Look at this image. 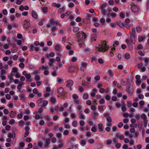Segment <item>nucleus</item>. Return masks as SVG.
I'll list each match as a JSON object with an SVG mask.
<instances>
[{
    "label": "nucleus",
    "instance_id": "0eeeda50",
    "mask_svg": "<svg viewBox=\"0 0 149 149\" xmlns=\"http://www.w3.org/2000/svg\"><path fill=\"white\" fill-rule=\"evenodd\" d=\"M125 41L127 43V45L128 46L130 49V50H132L133 48V44H134L135 43H134L133 42H132V41L131 40L130 41L128 39H127Z\"/></svg>",
    "mask_w": 149,
    "mask_h": 149
},
{
    "label": "nucleus",
    "instance_id": "7ed1b4c3",
    "mask_svg": "<svg viewBox=\"0 0 149 149\" xmlns=\"http://www.w3.org/2000/svg\"><path fill=\"white\" fill-rule=\"evenodd\" d=\"M76 36L78 40L81 41H83L86 37L85 33L82 31L78 32Z\"/></svg>",
    "mask_w": 149,
    "mask_h": 149
},
{
    "label": "nucleus",
    "instance_id": "864d4df0",
    "mask_svg": "<svg viewBox=\"0 0 149 149\" xmlns=\"http://www.w3.org/2000/svg\"><path fill=\"white\" fill-rule=\"evenodd\" d=\"M85 134L86 136L87 137H89L91 136V134L90 132H86Z\"/></svg>",
    "mask_w": 149,
    "mask_h": 149
},
{
    "label": "nucleus",
    "instance_id": "49530a36",
    "mask_svg": "<svg viewBox=\"0 0 149 149\" xmlns=\"http://www.w3.org/2000/svg\"><path fill=\"white\" fill-rule=\"evenodd\" d=\"M70 117L72 118H76L77 115L74 113H71L70 115Z\"/></svg>",
    "mask_w": 149,
    "mask_h": 149
},
{
    "label": "nucleus",
    "instance_id": "20e7f679",
    "mask_svg": "<svg viewBox=\"0 0 149 149\" xmlns=\"http://www.w3.org/2000/svg\"><path fill=\"white\" fill-rule=\"evenodd\" d=\"M49 22L50 23L46 25L47 27H52V28H55V27H52V26L55 24H57L58 23V22H56L55 20L53 19H50L49 20Z\"/></svg>",
    "mask_w": 149,
    "mask_h": 149
},
{
    "label": "nucleus",
    "instance_id": "1a4fd4ad",
    "mask_svg": "<svg viewBox=\"0 0 149 149\" xmlns=\"http://www.w3.org/2000/svg\"><path fill=\"white\" fill-rule=\"evenodd\" d=\"M57 91L58 93L60 95H62L64 94L63 88L62 87L58 88Z\"/></svg>",
    "mask_w": 149,
    "mask_h": 149
},
{
    "label": "nucleus",
    "instance_id": "2f4dec72",
    "mask_svg": "<svg viewBox=\"0 0 149 149\" xmlns=\"http://www.w3.org/2000/svg\"><path fill=\"white\" fill-rule=\"evenodd\" d=\"M50 100L52 103H54L56 101V99L55 97H51Z\"/></svg>",
    "mask_w": 149,
    "mask_h": 149
},
{
    "label": "nucleus",
    "instance_id": "aec40b11",
    "mask_svg": "<svg viewBox=\"0 0 149 149\" xmlns=\"http://www.w3.org/2000/svg\"><path fill=\"white\" fill-rule=\"evenodd\" d=\"M32 15L33 18L35 19H37L38 17V15L36 12L34 10L32 11Z\"/></svg>",
    "mask_w": 149,
    "mask_h": 149
},
{
    "label": "nucleus",
    "instance_id": "6e6d98bb",
    "mask_svg": "<svg viewBox=\"0 0 149 149\" xmlns=\"http://www.w3.org/2000/svg\"><path fill=\"white\" fill-rule=\"evenodd\" d=\"M100 22L102 24H104L105 22V19L103 18H101L100 19Z\"/></svg>",
    "mask_w": 149,
    "mask_h": 149
},
{
    "label": "nucleus",
    "instance_id": "774afa93",
    "mask_svg": "<svg viewBox=\"0 0 149 149\" xmlns=\"http://www.w3.org/2000/svg\"><path fill=\"white\" fill-rule=\"evenodd\" d=\"M62 134L60 133H56V136L57 138L58 139L60 138H61Z\"/></svg>",
    "mask_w": 149,
    "mask_h": 149
},
{
    "label": "nucleus",
    "instance_id": "8fccbe9b",
    "mask_svg": "<svg viewBox=\"0 0 149 149\" xmlns=\"http://www.w3.org/2000/svg\"><path fill=\"white\" fill-rule=\"evenodd\" d=\"M14 72L16 73L18 72V70L16 68H13L11 73H13Z\"/></svg>",
    "mask_w": 149,
    "mask_h": 149
},
{
    "label": "nucleus",
    "instance_id": "4be33fe9",
    "mask_svg": "<svg viewBox=\"0 0 149 149\" xmlns=\"http://www.w3.org/2000/svg\"><path fill=\"white\" fill-rule=\"evenodd\" d=\"M55 50L59 52L61 50V46L59 44L56 45L54 47Z\"/></svg>",
    "mask_w": 149,
    "mask_h": 149
},
{
    "label": "nucleus",
    "instance_id": "39448f33",
    "mask_svg": "<svg viewBox=\"0 0 149 149\" xmlns=\"http://www.w3.org/2000/svg\"><path fill=\"white\" fill-rule=\"evenodd\" d=\"M131 9L133 12L136 13L139 12L140 10V8L134 4H133L131 6Z\"/></svg>",
    "mask_w": 149,
    "mask_h": 149
},
{
    "label": "nucleus",
    "instance_id": "f3484780",
    "mask_svg": "<svg viewBox=\"0 0 149 149\" xmlns=\"http://www.w3.org/2000/svg\"><path fill=\"white\" fill-rule=\"evenodd\" d=\"M131 40L134 43H135V37L136 36V34H133L130 33Z\"/></svg>",
    "mask_w": 149,
    "mask_h": 149
},
{
    "label": "nucleus",
    "instance_id": "052dcab7",
    "mask_svg": "<svg viewBox=\"0 0 149 149\" xmlns=\"http://www.w3.org/2000/svg\"><path fill=\"white\" fill-rule=\"evenodd\" d=\"M29 47L30 48L31 51H33L35 46L33 45H31Z\"/></svg>",
    "mask_w": 149,
    "mask_h": 149
},
{
    "label": "nucleus",
    "instance_id": "b1692460",
    "mask_svg": "<svg viewBox=\"0 0 149 149\" xmlns=\"http://www.w3.org/2000/svg\"><path fill=\"white\" fill-rule=\"evenodd\" d=\"M79 119L81 120H85L86 118V116L85 115L82 113H79Z\"/></svg>",
    "mask_w": 149,
    "mask_h": 149
},
{
    "label": "nucleus",
    "instance_id": "13d9d810",
    "mask_svg": "<svg viewBox=\"0 0 149 149\" xmlns=\"http://www.w3.org/2000/svg\"><path fill=\"white\" fill-rule=\"evenodd\" d=\"M139 104L141 106H140V107L141 108L142 106L144 104V102L143 100H141L139 102Z\"/></svg>",
    "mask_w": 149,
    "mask_h": 149
},
{
    "label": "nucleus",
    "instance_id": "603ef678",
    "mask_svg": "<svg viewBox=\"0 0 149 149\" xmlns=\"http://www.w3.org/2000/svg\"><path fill=\"white\" fill-rule=\"evenodd\" d=\"M105 102V101L104 98H101L99 101V103L100 104H104Z\"/></svg>",
    "mask_w": 149,
    "mask_h": 149
},
{
    "label": "nucleus",
    "instance_id": "c9c22d12",
    "mask_svg": "<svg viewBox=\"0 0 149 149\" xmlns=\"http://www.w3.org/2000/svg\"><path fill=\"white\" fill-rule=\"evenodd\" d=\"M119 43V42L117 40L114 41L113 43V46L115 47L118 45Z\"/></svg>",
    "mask_w": 149,
    "mask_h": 149
},
{
    "label": "nucleus",
    "instance_id": "cd10ccee",
    "mask_svg": "<svg viewBox=\"0 0 149 149\" xmlns=\"http://www.w3.org/2000/svg\"><path fill=\"white\" fill-rule=\"evenodd\" d=\"M26 79H27L29 81H32V80L31 79V76L29 74H27L25 76Z\"/></svg>",
    "mask_w": 149,
    "mask_h": 149
},
{
    "label": "nucleus",
    "instance_id": "0e129e2a",
    "mask_svg": "<svg viewBox=\"0 0 149 149\" xmlns=\"http://www.w3.org/2000/svg\"><path fill=\"white\" fill-rule=\"evenodd\" d=\"M105 125L106 126L111 127L112 126V124L111 122H107L106 123Z\"/></svg>",
    "mask_w": 149,
    "mask_h": 149
},
{
    "label": "nucleus",
    "instance_id": "bb28decb",
    "mask_svg": "<svg viewBox=\"0 0 149 149\" xmlns=\"http://www.w3.org/2000/svg\"><path fill=\"white\" fill-rule=\"evenodd\" d=\"M65 10V8L64 7L60 8L58 10V13L59 14H60L63 12Z\"/></svg>",
    "mask_w": 149,
    "mask_h": 149
},
{
    "label": "nucleus",
    "instance_id": "c03bdc74",
    "mask_svg": "<svg viewBox=\"0 0 149 149\" xmlns=\"http://www.w3.org/2000/svg\"><path fill=\"white\" fill-rule=\"evenodd\" d=\"M79 124L80 126H83L85 124V123L84 120H80L79 121Z\"/></svg>",
    "mask_w": 149,
    "mask_h": 149
},
{
    "label": "nucleus",
    "instance_id": "473e14b6",
    "mask_svg": "<svg viewBox=\"0 0 149 149\" xmlns=\"http://www.w3.org/2000/svg\"><path fill=\"white\" fill-rule=\"evenodd\" d=\"M74 70V67L73 66H70L68 68V70L70 72H73Z\"/></svg>",
    "mask_w": 149,
    "mask_h": 149
},
{
    "label": "nucleus",
    "instance_id": "a211bd4d",
    "mask_svg": "<svg viewBox=\"0 0 149 149\" xmlns=\"http://www.w3.org/2000/svg\"><path fill=\"white\" fill-rule=\"evenodd\" d=\"M77 109L78 110V112L79 113H81L83 110V108L82 106L78 105L77 107Z\"/></svg>",
    "mask_w": 149,
    "mask_h": 149
},
{
    "label": "nucleus",
    "instance_id": "7c9ffc66",
    "mask_svg": "<svg viewBox=\"0 0 149 149\" xmlns=\"http://www.w3.org/2000/svg\"><path fill=\"white\" fill-rule=\"evenodd\" d=\"M57 81L58 83L59 84H61L62 83L63 81V79H62L61 78L59 77H57Z\"/></svg>",
    "mask_w": 149,
    "mask_h": 149
},
{
    "label": "nucleus",
    "instance_id": "e433bc0d",
    "mask_svg": "<svg viewBox=\"0 0 149 149\" xmlns=\"http://www.w3.org/2000/svg\"><path fill=\"white\" fill-rule=\"evenodd\" d=\"M78 130L76 129H74L72 130V134L73 135H76L77 134Z\"/></svg>",
    "mask_w": 149,
    "mask_h": 149
},
{
    "label": "nucleus",
    "instance_id": "680f3d73",
    "mask_svg": "<svg viewBox=\"0 0 149 149\" xmlns=\"http://www.w3.org/2000/svg\"><path fill=\"white\" fill-rule=\"evenodd\" d=\"M110 15L112 18H114L116 17V14L114 12H112L110 14Z\"/></svg>",
    "mask_w": 149,
    "mask_h": 149
},
{
    "label": "nucleus",
    "instance_id": "4468645a",
    "mask_svg": "<svg viewBox=\"0 0 149 149\" xmlns=\"http://www.w3.org/2000/svg\"><path fill=\"white\" fill-rule=\"evenodd\" d=\"M39 69L44 70H45L49 69V68L47 65H43L39 67Z\"/></svg>",
    "mask_w": 149,
    "mask_h": 149
},
{
    "label": "nucleus",
    "instance_id": "de8ad7c7",
    "mask_svg": "<svg viewBox=\"0 0 149 149\" xmlns=\"http://www.w3.org/2000/svg\"><path fill=\"white\" fill-rule=\"evenodd\" d=\"M72 126L74 127H76L77 126V121L76 120L73 121L72 123Z\"/></svg>",
    "mask_w": 149,
    "mask_h": 149
},
{
    "label": "nucleus",
    "instance_id": "72a5a7b5",
    "mask_svg": "<svg viewBox=\"0 0 149 149\" xmlns=\"http://www.w3.org/2000/svg\"><path fill=\"white\" fill-rule=\"evenodd\" d=\"M6 71L4 69H1L0 72V75H4L6 74Z\"/></svg>",
    "mask_w": 149,
    "mask_h": 149
},
{
    "label": "nucleus",
    "instance_id": "dca6fc26",
    "mask_svg": "<svg viewBox=\"0 0 149 149\" xmlns=\"http://www.w3.org/2000/svg\"><path fill=\"white\" fill-rule=\"evenodd\" d=\"M14 76V74L11 73L10 75H8V78L9 79V80L10 82H13L14 81V79L13 78V77Z\"/></svg>",
    "mask_w": 149,
    "mask_h": 149
},
{
    "label": "nucleus",
    "instance_id": "412c9836",
    "mask_svg": "<svg viewBox=\"0 0 149 149\" xmlns=\"http://www.w3.org/2000/svg\"><path fill=\"white\" fill-rule=\"evenodd\" d=\"M98 127L99 132H102L103 130V125L102 123H99L98 124Z\"/></svg>",
    "mask_w": 149,
    "mask_h": 149
},
{
    "label": "nucleus",
    "instance_id": "e2e57ef3",
    "mask_svg": "<svg viewBox=\"0 0 149 149\" xmlns=\"http://www.w3.org/2000/svg\"><path fill=\"white\" fill-rule=\"evenodd\" d=\"M70 121V119L68 117H66L64 120L63 122L65 123H68Z\"/></svg>",
    "mask_w": 149,
    "mask_h": 149
},
{
    "label": "nucleus",
    "instance_id": "4c0bfd02",
    "mask_svg": "<svg viewBox=\"0 0 149 149\" xmlns=\"http://www.w3.org/2000/svg\"><path fill=\"white\" fill-rule=\"evenodd\" d=\"M86 141L84 140H81L80 142V145L83 146H84L86 145Z\"/></svg>",
    "mask_w": 149,
    "mask_h": 149
},
{
    "label": "nucleus",
    "instance_id": "f257e3e1",
    "mask_svg": "<svg viewBox=\"0 0 149 149\" xmlns=\"http://www.w3.org/2000/svg\"><path fill=\"white\" fill-rule=\"evenodd\" d=\"M109 48V46L107 44L106 41H102L96 47V50L100 52H105Z\"/></svg>",
    "mask_w": 149,
    "mask_h": 149
},
{
    "label": "nucleus",
    "instance_id": "c85d7f7f",
    "mask_svg": "<svg viewBox=\"0 0 149 149\" xmlns=\"http://www.w3.org/2000/svg\"><path fill=\"white\" fill-rule=\"evenodd\" d=\"M16 113V112L11 111V112L10 113V116L11 118H13L15 116Z\"/></svg>",
    "mask_w": 149,
    "mask_h": 149
},
{
    "label": "nucleus",
    "instance_id": "6e6552de",
    "mask_svg": "<svg viewBox=\"0 0 149 149\" xmlns=\"http://www.w3.org/2000/svg\"><path fill=\"white\" fill-rule=\"evenodd\" d=\"M127 91L128 93L131 94L134 91L133 86L132 85H130L127 87Z\"/></svg>",
    "mask_w": 149,
    "mask_h": 149
},
{
    "label": "nucleus",
    "instance_id": "4d7b16f0",
    "mask_svg": "<svg viewBox=\"0 0 149 149\" xmlns=\"http://www.w3.org/2000/svg\"><path fill=\"white\" fill-rule=\"evenodd\" d=\"M24 122L23 121L20 120L19 122V125L20 126H23L24 125Z\"/></svg>",
    "mask_w": 149,
    "mask_h": 149
},
{
    "label": "nucleus",
    "instance_id": "f704fd0d",
    "mask_svg": "<svg viewBox=\"0 0 149 149\" xmlns=\"http://www.w3.org/2000/svg\"><path fill=\"white\" fill-rule=\"evenodd\" d=\"M44 118L45 120H46L47 122H48L50 120V116L49 115L44 116Z\"/></svg>",
    "mask_w": 149,
    "mask_h": 149
},
{
    "label": "nucleus",
    "instance_id": "bf43d9fd",
    "mask_svg": "<svg viewBox=\"0 0 149 149\" xmlns=\"http://www.w3.org/2000/svg\"><path fill=\"white\" fill-rule=\"evenodd\" d=\"M15 123V120L14 119H11L9 121V123L10 125H12Z\"/></svg>",
    "mask_w": 149,
    "mask_h": 149
},
{
    "label": "nucleus",
    "instance_id": "2eb2a0df",
    "mask_svg": "<svg viewBox=\"0 0 149 149\" xmlns=\"http://www.w3.org/2000/svg\"><path fill=\"white\" fill-rule=\"evenodd\" d=\"M52 5L54 7H55L57 8H59L61 7V5L59 3H56L54 2L52 4Z\"/></svg>",
    "mask_w": 149,
    "mask_h": 149
},
{
    "label": "nucleus",
    "instance_id": "f8f14e48",
    "mask_svg": "<svg viewBox=\"0 0 149 149\" xmlns=\"http://www.w3.org/2000/svg\"><path fill=\"white\" fill-rule=\"evenodd\" d=\"M87 65V63L86 62H83L81 63V66L80 68L81 70L84 71L86 69Z\"/></svg>",
    "mask_w": 149,
    "mask_h": 149
},
{
    "label": "nucleus",
    "instance_id": "9d476101",
    "mask_svg": "<svg viewBox=\"0 0 149 149\" xmlns=\"http://www.w3.org/2000/svg\"><path fill=\"white\" fill-rule=\"evenodd\" d=\"M50 139L49 138H47L46 139L45 142V144L44 146V147L45 148H47L49 146V144L50 143Z\"/></svg>",
    "mask_w": 149,
    "mask_h": 149
},
{
    "label": "nucleus",
    "instance_id": "69168bd1",
    "mask_svg": "<svg viewBox=\"0 0 149 149\" xmlns=\"http://www.w3.org/2000/svg\"><path fill=\"white\" fill-rule=\"evenodd\" d=\"M92 20L93 22H99L98 19L96 17H94L93 18Z\"/></svg>",
    "mask_w": 149,
    "mask_h": 149
},
{
    "label": "nucleus",
    "instance_id": "423d86ee",
    "mask_svg": "<svg viewBox=\"0 0 149 149\" xmlns=\"http://www.w3.org/2000/svg\"><path fill=\"white\" fill-rule=\"evenodd\" d=\"M74 83L73 81L71 80H69L66 82L67 87L69 88L70 90H72L71 87L73 85Z\"/></svg>",
    "mask_w": 149,
    "mask_h": 149
},
{
    "label": "nucleus",
    "instance_id": "09e8293b",
    "mask_svg": "<svg viewBox=\"0 0 149 149\" xmlns=\"http://www.w3.org/2000/svg\"><path fill=\"white\" fill-rule=\"evenodd\" d=\"M98 109L100 112H101L103 111V108L102 106H98Z\"/></svg>",
    "mask_w": 149,
    "mask_h": 149
},
{
    "label": "nucleus",
    "instance_id": "5701e85b",
    "mask_svg": "<svg viewBox=\"0 0 149 149\" xmlns=\"http://www.w3.org/2000/svg\"><path fill=\"white\" fill-rule=\"evenodd\" d=\"M55 62L56 60L55 59L53 58H50L49 60L48 64L49 66H51L53 63H55Z\"/></svg>",
    "mask_w": 149,
    "mask_h": 149
},
{
    "label": "nucleus",
    "instance_id": "ea45409f",
    "mask_svg": "<svg viewBox=\"0 0 149 149\" xmlns=\"http://www.w3.org/2000/svg\"><path fill=\"white\" fill-rule=\"evenodd\" d=\"M145 62L146 63L145 65L146 66L147 65L149 61V58H148L145 57L144 59Z\"/></svg>",
    "mask_w": 149,
    "mask_h": 149
},
{
    "label": "nucleus",
    "instance_id": "393cba45",
    "mask_svg": "<svg viewBox=\"0 0 149 149\" xmlns=\"http://www.w3.org/2000/svg\"><path fill=\"white\" fill-rule=\"evenodd\" d=\"M92 116L93 118H95L99 115V113L96 111H93L91 112Z\"/></svg>",
    "mask_w": 149,
    "mask_h": 149
},
{
    "label": "nucleus",
    "instance_id": "5fc2aeb1",
    "mask_svg": "<svg viewBox=\"0 0 149 149\" xmlns=\"http://www.w3.org/2000/svg\"><path fill=\"white\" fill-rule=\"evenodd\" d=\"M72 97L74 100L77 99L78 98V95L76 94H73L72 95Z\"/></svg>",
    "mask_w": 149,
    "mask_h": 149
},
{
    "label": "nucleus",
    "instance_id": "a878e982",
    "mask_svg": "<svg viewBox=\"0 0 149 149\" xmlns=\"http://www.w3.org/2000/svg\"><path fill=\"white\" fill-rule=\"evenodd\" d=\"M30 24L28 22H27V20H25V21L24 22V24L23 25V26L24 28H28L30 26Z\"/></svg>",
    "mask_w": 149,
    "mask_h": 149
},
{
    "label": "nucleus",
    "instance_id": "a19ab883",
    "mask_svg": "<svg viewBox=\"0 0 149 149\" xmlns=\"http://www.w3.org/2000/svg\"><path fill=\"white\" fill-rule=\"evenodd\" d=\"M40 77L39 75H36L35 76V79L36 81H39L40 80Z\"/></svg>",
    "mask_w": 149,
    "mask_h": 149
},
{
    "label": "nucleus",
    "instance_id": "c756f323",
    "mask_svg": "<svg viewBox=\"0 0 149 149\" xmlns=\"http://www.w3.org/2000/svg\"><path fill=\"white\" fill-rule=\"evenodd\" d=\"M25 84V83L23 82H21L19 83V84L17 86V88L20 90L21 88H22V86L24 85Z\"/></svg>",
    "mask_w": 149,
    "mask_h": 149
},
{
    "label": "nucleus",
    "instance_id": "58836bf2",
    "mask_svg": "<svg viewBox=\"0 0 149 149\" xmlns=\"http://www.w3.org/2000/svg\"><path fill=\"white\" fill-rule=\"evenodd\" d=\"M130 57V55L128 53H126L125 54V58L126 59H129Z\"/></svg>",
    "mask_w": 149,
    "mask_h": 149
},
{
    "label": "nucleus",
    "instance_id": "338daca9",
    "mask_svg": "<svg viewBox=\"0 0 149 149\" xmlns=\"http://www.w3.org/2000/svg\"><path fill=\"white\" fill-rule=\"evenodd\" d=\"M106 119L108 122L111 123L112 121V119L110 116H108Z\"/></svg>",
    "mask_w": 149,
    "mask_h": 149
},
{
    "label": "nucleus",
    "instance_id": "3c124183",
    "mask_svg": "<svg viewBox=\"0 0 149 149\" xmlns=\"http://www.w3.org/2000/svg\"><path fill=\"white\" fill-rule=\"evenodd\" d=\"M125 134L127 136H129L130 138H131L132 137V135L129 133V131L125 132Z\"/></svg>",
    "mask_w": 149,
    "mask_h": 149
},
{
    "label": "nucleus",
    "instance_id": "9b49d317",
    "mask_svg": "<svg viewBox=\"0 0 149 149\" xmlns=\"http://www.w3.org/2000/svg\"><path fill=\"white\" fill-rule=\"evenodd\" d=\"M41 71L39 69H36L33 70V72L32 73V75H38V74H40Z\"/></svg>",
    "mask_w": 149,
    "mask_h": 149
},
{
    "label": "nucleus",
    "instance_id": "6ab92c4d",
    "mask_svg": "<svg viewBox=\"0 0 149 149\" xmlns=\"http://www.w3.org/2000/svg\"><path fill=\"white\" fill-rule=\"evenodd\" d=\"M25 94L24 93H20L19 95V97L20 100H24L25 98Z\"/></svg>",
    "mask_w": 149,
    "mask_h": 149
},
{
    "label": "nucleus",
    "instance_id": "ddd939ff",
    "mask_svg": "<svg viewBox=\"0 0 149 149\" xmlns=\"http://www.w3.org/2000/svg\"><path fill=\"white\" fill-rule=\"evenodd\" d=\"M117 24L120 27H125L127 28V24H125L123 22H117Z\"/></svg>",
    "mask_w": 149,
    "mask_h": 149
},
{
    "label": "nucleus",
    "instance_id": "37998d69",
    "mask_svg": "<svg viewBox=\"0 0 149 149\" xmlns=\"http://www.w3.org/2000/svg\"><path fill=\"white\" fill-rule=\"evenodd\" d=\"M101 13L104 15H106L107 13V12L105 9H101Z\"/></svg>",
    "mask_w": 149,
    "mask_h": 149
},
{
    "label": "nucleus",
    "instance_id": "f03ea898",
    "mask_svg": "<svg viewBox=\"0 0 149 149\" xmlns=\"http://www.w3.org/2000/svg\"><path fill=\"white\" fill-rule=\"evenodd\" d=\"M38 105L41 107H42L45 108V107L48 104V102L47 100H44L42 98H40L37 101Z\"/></svg>",
    "mask_w": 149,
    "mask_h": 149
},
{
    "label": "nucleus",
    "instance_id": "a18cd8bd",
    "mask_svg": "<svg viewBox=\"0 0 149 149\" xmlns=\"http://www.w3.org/2000/svg\"><path fill=\"white\" fill-rule=\"evenodd\" d=\"M89 95L86 93H84L83 94V98L85 99H87Z\"/></svg>",
    "mask_w": 149,
    "mask_h": 149
},
{
    "label": "nucleus",
    "instance_id": "79ce46f5",
    "mask_svg": "<svg viewBox=\"0 0 149 149\" xmlns=\"http://www.w3.org/2000/svg\"><path fill=\"white\" fill-rule=\"evenodd\" d=\"M146 38V37L145 36L141 37V36H139L138 37V39L139 41V42H142L143 40Z\"/></svg>",
    "mask_w": 149,
    "mask_h": 149
}]
</instances>
